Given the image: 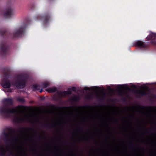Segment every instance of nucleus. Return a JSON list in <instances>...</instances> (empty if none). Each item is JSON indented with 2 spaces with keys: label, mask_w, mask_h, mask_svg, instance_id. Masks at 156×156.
<instances>
[{
  "label": "nucleus",
  "mask_w": 156,
  "mask_h": 156,
  "mask_svg": "<svg viewBox=\"0 0 156 156\" xmlns=\"http://www.w3.org/2000/svg\"><path fill=\"white\" fill-rule=\"evenodd\" d=\"M71 90H72L75 91V87H73L71 89Z\"/></svg>",
  "instance_id": "obj_17"
},
{
  "label": "nucleus",
  "mask_w": 156,
  "mask_h": 156,
  "mask_svg": "<svg viewBox=\"0 0 156 156\" xmlns=\"http://www.w3.org/2000/svg\"><path fill=\"white\" fill-rule=\"evenodd\" d=\"M4 103L5 104L8 105H11L12 103V100L11 99H6L4 100Z\"/></svg>",
  "instance_id": "obj_6"
},
{
  "label": "nucleus",
  "mask_w": 156,
  "mask_h": 156,
  "mask_svg": "<svg viewBox=\"0 0 156 156\" xmlns=\"http://www.w3.org/2000/svg\"><path fill=\"white\" fill-rule=\"evenodd\" d=\"M6 112L15 113L13 119L14 121L17 122L23 121H35L39 119L41 115L40 112L28 114L22 113V109L20 107L8 109Z\"/></svg>",
  "instance_id": "obj_2"
},
{
  "label": "nucleus",
  "mask_w": 156,
  "mask_h": 156,
  "mask_svg": "<svg viewBox=\"0 0 156 156\" xmlns=\"http://www.w3.org/2000/svg\"><path fill=\"white\" fill-rule=\"evenodd\" d=\"M2 86L4 88H8L10 87L11 84L9 81H6L3 83Z\"/></svg>",
  "instance_id": "obj_7"
},
{
  "label": "nucleus",
  "mask_w": 156,
  "mask_h": 156,
  "mask_svg": "<svg viewBox=\"0 0 156 156\" xmlns=\"http://www.w3.org/2000/svg\"><path fill=\"white\" fill-rule=\"evenodd\" d=\"M43 85L44 87H46L49 85V83L48 82H45L43 83Z\"/></svg>",
  "instance_id": "obj_13"
},
{
  "label": "nucleus",
  "mask_w": 156,
  "mask_h": 156,
  "mask_svg": "<svg viewBox=\"0 0 156 156\" xmlns=\"http://www.w3.org/2000/svg\"><path fill=\"white\" fill-rule=\"evenodd\" d=\"M56 90V87H53L50 88L46 89V91L49 92H55Z\"/></svg>",
  "instance_id": "obj_8"
},
{
  "label": "nucleus",
  "mask_w": 156,
  "mask_h": 156,
  "mask_svg": "<svg viewBox=\"0 0 156 156\" xmlns=\"http://www.w3.org/2000/svg\"><path fill=\"white\" fill-rule=\"evenodd\" d=\"M137 90L139 94L142 95H144L147 93L148 88L145 86H142L139 87Z\"/></svg>",
  "instance_id": "obj_4"
},
{
  "label": "nucleus",
  "mask_w": 156,
  "mask_h": 156,
  "mask_svg": "<svg viewBox=\"0 0 156 156\" xmlns=\"http://www.w3.org/2000/svg\"><path fill=\"white\" fill-rule=\"evenodd\" d=\"M42 90H43V89H41V90L40 91V92H41L42 91Z\"/></svg>",
  "instance_id": "obj_19"
},
{
  "label": "nucleus",
  "mask_w": 156,
  "mask_h": 156,
  "mask_svg": "<svg viewBox=\"0 0 156 156\" xmlns=\"http://www.w3.org/2000/svg\"><path fill=\"white\" fill-rule=\"evenodd\" d=\"M23 77L21 75H18L15 78V81L13 82L12 85L16 86L18 88H23L25 85V83L23 80Z\"/></svg>",
  "instance_id": "obj_3"
},
{
  "label": "nucleus",
  "mask_w": 156,
  "mask_h": 156,
  "mask_svg": "<svg viewBox=\"0 0 156 156\" xmlns=\"http://www.w3.org/2000/svg\"><path fill=\"white\" fill-rule=\"evenodd\" d=\"M39 86L38 85L35 84L33 86V89L34 90H37L39 89Z\"/></svg>",
  "instance_id": "obj_11"
},
{
  "label": "nucleus",
  "mask_w": 156,
  "mask_h": 156,
  "mask_svg": "<svg viewBox=\"0 0 156 156\" xmlns=\"http://www.w3.org/2000/svg\"><path fill=\"white\" fill-rule=\"evenodd\" d=\"M11 10H10L8 12H6L5 13V15H7V14H8V15H9L11 13Z\"/></svg>",
  "instance_id": "obj_16"
},
{
  "label": "nucleus",
  "mask_w": 156,
  "mask_h": 156,
  "mask_svg": "<svg viewBox=\"0 0 156 156\" xmlns=\"http://www.w3.org/2000/svg\"><path fill=\"white\" fill-rule=\"evenodd\" d=\"M108 90L109 91H110V92H114V90L112 88H108Z\"/></svg>",
  "instance_id": "obj_15"
},
{
  "label": "nucleus",
  "mask_w": 156,
  "mask_h": 156,
  "mask_svg": "<svg viewBox=\"0 0 156 156\" xmlns=\"http://www.w3.org/2000/svg\"><path fill=\"white\" fill-rule=\"evenodd\" d=\"M4 140L6 146L0 147V153L4 154L6 151L15 156H26L27 154L24 146L28 142V139L23 136H13L10 133H4Z\"/></svg>",
  "instance_id": "obj_1"
},
{
  "label": "nucleus",
  "mask_w": 156,
  "mask_h": 156,
  "mask_svg": "<svg viewBox=\"0 0 156 156\" xmlns=\"http://www.w3.org/2000/svg\"><path fill=\"white\" fill-rule=\"evenodd\" d=\"M127 88L125 87L124 86H118L116 89V91L117 92L121 93L124 90H127Z\"/></svg>",
  "instance_id": "obj_5"
},
{
  "label": "nucleus",
  "mask_w": 156,
  "mask_h": 156,
  "mask_svg": "<svg viewBox=\"0 0 156 156\" xmlns=\"http://www.w3.org/2000/svg\"><path fill=\"white\" fill-rule=\"evenodd\" d=\"M18 100L21 103H24L25 102V101L23 98H18Z\"/></svg>",
  "instance_id": "obj_12"
},
{
  "label": "nucleus",
  "mask_w": 156,
  "mask_h": 156,
  "mask_svg": "<svg viewBox=\"0 0 156 156\" xmlns=\"http://www.w3.org/2000/svg\"><path fill=\"white\" fill-rule=\"evenodd\" d=\"M132 87L133 88V90L134 91H136V90H137V88L134 85H133L132 86Z\"/></svg>",
  "instance_id": "obj_14"
},
{
  "label": "nucleus",
  "mask_w": 156,
  "mask_h": 156,
  "mask_svg": "<svg viewBox=\"0 0 156 156\" xmlns=\"http://www.w3.org/2000/svg\"><path fill=\"white\" fill-rule=\"evenodd\" d=\"M136 45L138 46L144 47V44L143 42L140 41H138L136 43Z\"/></svg>",
  "instance_id": "obj_10"
},
{
  "label": "nucleus",
  "mask_w": 156,
  "mask_h": 156,
  "mask_svg": "<svg viewBox=\"0 0 156 156\" xmlns=\"http://www.w3.org/2000/svg\"><path fill=\"white\" fill-rule=\"evenodd\" d=\"M8 92H11L12 91V90L11 89H9L8 90Z\"/></svg>",
  "instance_id": "obj_18"
},
{
  "label": "nucleus",
  "mask_w": 156,
  "mask_h": 156,
  "mask_svg": "<svg viewBox=\"0 0 156 156\" xmlns=\"http://www.w3.org/2000/svg\"><path fill=\"white\" fill-rule=\"evenodd\" d=\"M71 93V91H65L62 93V96H65L66 95L70 94Z\"/></svg>",
  "instance_id": "obj_9"
}]
</instances>
